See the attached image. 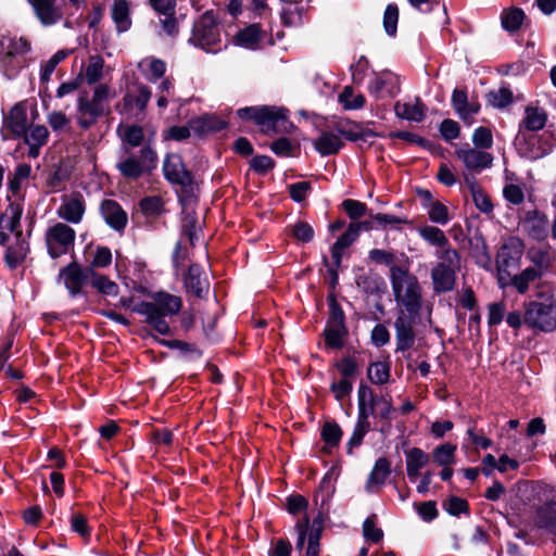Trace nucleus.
<instances>
[{
	"mask_svg": "<svg viewBox=\"0 0 556 556\" xmlns=\"http://www.w3.org/2000/svg\"><path fill=\"white\" fill-rule=\"evenodd\" d=\"M49 131L43 125L30 124L26 130V135H23L25 143L29 147L28 154L31 157H37L39 149L46 144L48 140Z\"/></svg>",
	"mask_w": 556,
	"mask_h": 556,
	"instance_id": "obj_28",
	"label": "nucleus"
},
{
	"mask_svg": "<svg viewBox=\"0 0 556 556\" xmlns=\"http://www.w3.org/2000/svg\"><path fill=\"white\" fill-rule=\"evenodd\" d=\"M357 237V226H349L348 230L334 242L331 248V255L337 265L340 264L344 250L349 248Z\"/></svg>",
	"mask_w": 556,
	"mask_h": 556,
	"instance_id": "obj_37",
	"label": "nucleus"
},
{
	"mask_svg": "<svg viewBox=\"0 0 556 556\" xmlns=\"http://www.w3.org/2000/svg\"><path fill=\"white\" fill-rule=\"evenodd\" d=\"M438 262L431 268V281L433 291L445 293L452 291L456 286L457 273L462 267V256L455 249L435 251Z\"/></svg>",
	"mask_w": 556,
	"mask_h": 556,
	"instance_id": "obj_3",
	"label": "nucleus"
},
{
	"mask_svg": "<svg viewBox=\"0 0 556 556\" xmlns=\"http://www.w3.org/2000/svg\"><path fill=\"white\" fill-rule=\"evenodd\" d=\"M28 252V243L23 236L17 235L14 242L10 243L5 252V262L11 268L20 265Z\"/></svg>",
	"mask_w": 556,
	"mask_h": 556,
	"instance_id": "obj_34",
	"label": "nucleus"
},
{
	"mask_svg": "<svg viewBox=\"0 0 556 556\" xmlns=\"http://www.w3.org/2000/svg\"><path fill=\"white\" fill-rule=\"evenodd\" d=\"M152 97L151 89L146 85L137 86L134 93H128L125 98L126 102L140 112H143Z\"/></svg>",
	"mask_w": 556,
	"mask_h": 556,
	"instance_id": "obj_41",
	"label": "nucleus"
},
{
	"mask_svg": "<svg viewBox=\"0 0 556 556\" xmlns=\"http://www.w3.org/2000/svg\"><path fill=\"white\" fill-rule=\"evenodd\" d=\"M76 232L66 224L56 223L46 232L48 252L52 258L66 254L74 245Z\"/></svg>",
	"mask_w": 556,
	"mask_h": 556,
	"instance_id": "obj_11",
	"label": "nucleus"
},
{
	"mask_svg": "<svg viewBox=\"0 0 556 556\" xmlns=\"http://www.w3.org/2000/svg\"><path fill=\"white\" fill-rule=\"evenodd\" d=\"M455 155L459 159L464 166L472 172L480 173L489 168L493 163V155L483 149L470 147L468 143L457 148Z\"/></svg>",
	"mask_w": 556,
	"mask_h": 556,
	"instance_id": "obj_14",
	"label": "nucleus"
},
{
	"mask_svg": "<svg viewBox=\"0 0 556 556\" xmlns=\"http://www.w3.org/2000/svg\"><path fill=\"white\" fill-rule=\"evenodd\" d=\"M88 273L91 286L99 292L114 296L118 294V286L114 281L110 280L106 276L96 273L92 268H88Z\"/></svg>",
	"mask_w": 556,
	"mask_h": 556,
	"instance_id": "obj_40",
	"label": "nucleus"
},
{
	"mask_svg": "<svg viewBox=\"0 0 556 556\" xmlns=\"http://www.w3.org/2000/svg\"><path fill=\"white\" fill-rule=\"evenodd\" d=\"M302 14L303 8L289 4V7L282 9L280 16L286 26H296L302 23Z\"/></svg>",
	"mask_w": 556,
	"mask_h": 556,
	"instance_id": "obj_61",
	"label": "nucleus"
},
{
	"mask_svg": "<svg viewBox=\"0 0 556 556\" xmlns=\"http://www.w3.org/2000/svg\"><path fill=\"white\" fill-rule=\"evenodd\" d=\"M525 245L522 241L516 237L508 238L498 249L496 254L497 279L501 287L507 282L510 271L520 265Z\"/></svg>",
	"mask_w": 556,
	"mask_h": 556,
	"instance_id": "obj_9",
	"label": "nucleus"
},
{
	"mask_svg": "<svg viewBox=\"0 0 556 556\" xmlns=\"http://www.w3.org/2000/svg\"><path fill=\"white\" fill-rule=\"evenodd\" d=\"M139 206L146 216H159L164 211V202L159 195L143 198Z\"/></svg>",
	"mask_w": 556,
	"mask_h": 556,
	"instance_id": "obj_53",
	"label": "nucleus"
},
{
	"mask_svg": "<svg viewBox=\"0 0 556 556\" xmlns=\"http://www.w3.org/2000/svg\"><path fill=\"white\" fill-rule=\"evenodd\" d=\"M29 42L24 38H4L0 41V64L8 78L15 77L27 65Z\"/></svg>",
	"mask_w": 556,
	"mask_h": 556,
	"instance_id": "obj_8",
	"label": "nucleus"
},
{
	"mask_svg": "<svg viewBox=\"0 0 556 556\" xmlns=\"http://www.w3.org/2000/svg\"><path fill=\"white\" fill-rule=\"evenodd\" d=\"M359 415L368 418L376 414L380 418L389 419L393 412L390 395L376 396L371 388L361 384L357 392Z\"/></svg>",
	"mask_w": 556,
	"mask_h": 556,
	"instance_id": "obj_10",
	"label": "nucleus"
},
{
	"mask_svg": "<svg viewBox=\"0 0 556 556\" xmlns=\"http://www.w3.org/2000/svg\"><path fill=\"white\" fill-rule=\"evenodd\" d=\"M547 121V115L544 110L533 106H527L525 110V117L521 125L530 131L541 130Z\"/></svg>",
	"mask_w": 556,
	"mask_h": 556,
	"instance_id": "obj_38",
	"label": "nucleus"
},
{
	"mask_svg": "<svg viewBox=\"0 0 556 556\" xmlns=\"http://www.w3.org/2000/svg\"><path fill=\"white\" fill-rule=\"evenodd\" d=\"M356 283L365 293L375 294L380 291L383 280L377 275H361L357 277Z\"/></svg>",
	"mask_w": 556,
	"mask_h": 556,
	"instance_id": "obj_54",
	"label": "nucleus"
},
{
	"mask_svg": "<svg viewBox=\"0 0 556 556\" xmlns=\"http://www.w3.org/2000/svg\"><path fill=\"white\" fill-rule=\"evenodd\" d=\"M465 180L470 188L472 200L476 206L483 213L492 212L493 204L489 195L476 184L473 178L465 175Z\"/></svg>",
	"mask_w": 556,
	"mask_h": 556,
	"instance_id": "obj_39",
	"label": "nucleus"
},
{
	"mask_svg": "<svg viewBox=\"0 0 556 556\" xmlns=\"http://www.w3.org/2000/svg\"><path fill=\"white\" fill-rule=\"evenodd\" d=\"M523 18L525 13L520 9L506 10L501 16L503 27L509 31L517 30L521 26Z\"/></svg>",
	"mask_w": 556,
	"mask_h": 556,
	"instance_id": "obj_52",
	"label": "nucleus"
},
{
	"mask_svg": "<svg viewBox=\"0 0 556 556\" xmlns=\"http://www.w3.org/2000/svg\"><path fill=\"white\" fill-rule=\"evenodd\" d=\"M541 277V271L533 267L523 269L519 275H515L511 278V285L521 294L526 293L529 289V285Z\"/></svg>",
	"mask_w": 556,
	"mask_h": 556,
	"instance_id": "obj_43",
	"label": "nucleus"
},
{
	"mask_svg": "<svg viewBox=\"0 0 556 556\" xmlns=\"http://www.w3.org/2000/svg\"><path fill=\"white\" fill-rule=\"evenodd\" d=\"M369 68V62L365 56H359L358 60L351 65L352 79L354 84L361 85Z\"/></svg>",
	"mask_w": 556,
	"mask_h": 556,
	"instance_id": "obj_64",
	"label": "nucleus"
},
{
	"mask_svg": "<svg viewBox=\"0 0 556 556\" xmlns=\"http://www.w3.org/2000/svg\"><path fill=\"white\" fill-rule=\"evenodd\" d=\"M427 213L429 219L439 225H446L451 219L447 206L438 200L433 204H430L427 208Z\"/></svg>",
	"mask_w": 556,
	"mask_h": 556,
	"instance_id": "obj_55",
	"label": "nucleus"
},
{
	"mask_svg": "<svg viewBox=\"0 0 556 556\" xmlns=\"http://www.w3.org/2000/svg\"><path fill=\"white\" fill-rule=\"evenodd\" d=\"M399 8L391 3L387 7L383 15V27L389 36H394L397 29Z\"/></svg>",
	"mask_w": 556,
	"mask_h": 556,
	"instance_id": "obj_56",
	"label": "nucleus"
},
{
	"mask_svg": "<svg viewBox=\"0 0 556 556\" xmlns=\"http://www.w3.org/2000/svg\"><path fill=\"white\" fill-rule=\"evenodd\" d=\"M189 41L206 52L216 53L220 51L222 34L218 12L207 10L195 20Z\"/></svg>",
	"mask_w": 556,
	"mask_h": 556,
	"instance_id": "obj_4",
	"label": "nucleus"
},
{
	"mask_svg": "<svg viewBox=\"0 0 556 556\" xmlns=\"http://www.w3.org/2000/svg\"><path fill=\"white\" fill-rule=\"evenodd\" d=\"M527 257L535 265L534 268L539 269L541 273L549 266L552 261V255L548 250L535 247L528 250Z\"/></svg>",
	"mask_w": 556,
	"mask_h": 556,
	"instance_id": "obj_51",
	"label": "nucleus"
},
{
	"mask_svg": "<svg viewBox=\"0 0 556 556\" xmlns=\"http://www.w3.org/2000/svg\"><path fill=\"white\" fill-rule=\"evenodd\" d=\"M110 15L117 33H126L131 28V5L127 0H114Z\"/></svg>",
	"mask_w": 556,
	"mask_h": 556,
	"instance_id": "obj_23",
	"label": "nucleus"
},
{
	"mask_svg": "<svg viewBox=\"0 0 556 556\" xmlns=\"http://www.w3.org/2000/svg\"><path fill=\"white\" fill-rule=\"evenodd\" d=\"M163 172L165 178L172 184L180 186L191 184V176L178 154H167L164 160Z\"/></svg>",
	"mask_w": 556,
	"mask_h": 556,
	"instance_id": "obj_20",
	"label": "nucleus"
},
{
	"mask_svg": "<svg viewBox=\"0 0 556 556\" xmlns=\"http://www.w3.org/2000/svg\"><path fill=\"white\" fill-rule=\"evenodd\" d=\"M323 440L330 446H337L341 440L342 431L334 422H326L321 430Z\"/></svg>",
	"mask_w": 556,
	"mask_h": 556,
	"instance_id": "obj_60",
	"label": "nucleus"
},
{
	"mask_svg": "<svg viewBox=\"0 0 556 556\" xmlns=\"http://www.w3.org/2000/svg\"><path fill=\"white\" fill-rule=\"evenodd\" d=\"M455 444L444 443L433 450L432 457L439 466L453 465L455 463Z\"/></svg>",
	"mask_w": 556,
	"mask_h": 556,
	"instance_id": "obj_48",
	"label": "nucleus"
},
{
	"mask_svg": "<svg viewBox=\"0 0 556 556\" xmlns=\"http://www.w3.org/2000/svg\"><path fill=\"white\" fill-rule=\"evenodd\" d=\"M21 217H22V208L18 205H10L5 212L2 214L0 219V243L5 244L9 240V233L13 236V238L17 237V235L23 236V231L21 229Z\"/></svg>",
	"mask_w": 556,
	"mask_h": 556,
	"instance_id": "obj_21",
	"label": "nucleus"
},
{
	"mask_svg": "<svg viewBox=\"0 0 556 556\" xmlns=\"http://www.w3.org/2000/svg\"><path fill=\"white\" fill-rule=\"evenodd\" d=\"M395 115L410 122H421L425 118L426 108L417 99L414 103L397 101L394 105Z\"/></svg>",
	"mask_w": 556,
	"mask_h": 556,
	"instance_id": "obj_32",
	"label": "nucleus"
},
{
	"mask_svg": "<svg viewBox=\"0 0 556 556\" xmlns=\"http://www.w3.org/2000/svg\"><path fill=\"white\" fill-rule=\"evenodd\" d=\"M534 526L543 529L548 534L556 538V497L547 498L543 504L536 507L534 518Z\"/></svg>",
	"mask_w": 556,
	"mask_h": 556,
	"instance_id": "obj_19",
	"label": "nucleus"
},
{
	"mask_svg": "<svg viewBox=\"0 0 556 556\" xmlns=\"http://www.w3.org/2000/svg\"><path fill=\"white\" fill-rule=\"evenodd\" d=\"M85 211L86 202L84 197L80 193H72L63 198L56 214L67 223L79 224L83 220Z\"/></svg>",
	"mask_w": 556,
	"mask_h": 556,
	"instance_id": "obj_16",
	"label": "nucleus"
},
{
	"mask_svg": "<svg viewBox=\"0 0 556 556\" xmlns=\"http://www.w3.org/2000/svg\"><path fill=\"white\" fill-rule=\"evenodd\" d=\"M391 473V463L386 457L376 460L365 485L367 492H374L375 488L384 484Z\"/></svg>",
	"mask_w": 556,
	"mask_h": 556,
	"instance_id": "obj_29",
	"label": "nucleus"
},
{
	"mask_svg": "<svg viewBox=\"0 0 556 556\" xmlns=\"http://www.w3.org/2000/svg\"><path fill=\"white\" fill-rule=\"evenodd\" d=\"M452 105L459 117L466 123H471L472 115L479 112V104L469 102L466 91L455 89L452 93Z\"/></svg>",
	"mask_w": 556,
	"mask_h": 556,
	"instance_id": "obj_27",
	"label": "nucleus"
},
{
	"mask_svg": "<svg viewBox=\"0 0 556 556\" xmlns=\"http://www.w3.org/2000/svg\"><path fill=\"white\" fill-rule=\"evenodd\" d=\"M157 165V154L150 144L143 146L138 153L126 149L121 155L116 168L127 179L137 180Z\"/></svg>",
	"mask_w": 556,
	"mask_h": 556,
	"instance_id": "obj_6",
	"label": "nucleus"
},
{
	"mask_svg": "<svg viewBox=\"0 0 556 556\" xmlns=\"http://www.w3.org/2000/svg\"><path fill=\"white\" fill-rule=\"evenodd\" d=\"M138 68L147 80L155 83L166 73V63L161 59L150 55L143 58L138 63Z\"/></svg>",
	"mask_w": 556,
	"mask_h": 556,
	"instance_id": "obj_30",
	"label": "nucleus"
},
{
	"mask_svg": "<svg viewBox=\"0 0 556 556\" xmlns=\"http://www.w3.org/2000/svg\"><path fill=\"white\" fill-rule=\"evenodd\" d=\"M88 268L83 269L77 263H71L60 271V280L63 281L72 295L80 292L83 286L89 280Z\"/></svg>",
	"mask_w": 556,
	"mask_h": 556,
	"instance_id": "obj_22",
	"label": "nucleus"
},
{
	"mask_svg": "<svg viewBox=\"0 0 556 556\" xmlns=\"http://www.w3.org/2000/svg\"><path fill=\"white\" fill-rule=\"evenodd\" d=\"M31 122L27 115V108L24 102L16 103L4 116V128L9 130L14 138L26 135Z\"/></svg>",
	"mask_w": 556,
	"mask_h": 556,
	"instance_id": "obj_18",
	"label": "nucleus"
},
{
	"mask_svg": "<svg viewBox=\"0 0 556 556\" xmlns=\"http://www.w3.org/2000/svg\"><path fill=\"white\" fill-rule=\"evenodd\" d=\"M345 326L330 324L325 330V343L330 349H341L344 344Z\"/></svg>",
	"mask_w": 556,
	"mask_h": 556,
	"instance_id": "obj_44",
	"label": "nucleus"
},
{
	"mask_svg": "<svg viewBox=\"0 0 556 556\" xmlns=\"http://www.w3.org/2000/svg\"><path fill=\"white\" fill-rule=\"evenodd\" d=\"M369 430L368 418L358 414V420L354 427L353 433L348 442V452L351 454L354 447L362 444L363 439Z\"/></svg>",
	"mask_w": 556,
	"mask_h": 556,
	"instance_id": "obj_49",
	"label": "nucleus"
},
{
	"mask_svg": "<svg viewBox=\"0 0 556 556\" xmlns=\"http://www.w3.org/2000/svg\"><path fill=\"white\" fill-rule=\"evenodd\" d=\"M122 138V148L126 149L140 147L144 140L142 127L138 125H128L118 128Z\"/></svg>",
	"mask_w": 556,
	"mask_h": 556,
	"instance_id": "obj_36",
	"label": "nucleus"
},
{
	"mask_svg": "<svg viewBox=\"0 0 556 556\" xmlns=\"http://www.w3.org/2000/svg\"><path fill=\"white\" fill-rule=\"evenodd\" d=\"M242 119L254 121L266 135L277 134L287 130L289 124L287 111L274 106H251L237 111Z\"/></svg>",
	"mask_w": 556,
	"mask_h": 556,
	"instance_id": "obj_7",
	"label": "nucleus"
},
{
	"mask_svg": "<svg viewBox=\"0 0 556 556\" xmlns=\"http://www.w3.org/2000/svg\"><path fill=\"white\" fill-rule=\"evenodd\" d=\"M48 124L55 132H63L70 129L71 121L62 111H53L48 115Z\"/></svg>",
	"mask_w": 556,
	"mask_h": 556,
	"instance_id": "obj_59",
	"label": "nucleus"
},
{
	"mask_svg": "<svg viewBox=\"0 0 556 556\" xmlns=\"http://www.w3.org/2000/svg\"><path fill=\"white\" fill-rule=\"evenodd\" d=\"M472 143L478 149H490L493 146V135L492 131L483 126H480L475 129L472 134Z\"/></svg>",
	"mask_w": 556,
	"mask_h": 556,
	"instance_id": "obj_57",
	"label": "nucleus"
},
{
	"mask_svg": "<svg viewBox=\"0 0 556 556\" xmlns=\"http://www.w3.org/2000/svg\"><path fill=\"white\" fill-rule=\"evenodd\" d=\"M112 263V252L108 247H97L88 268H105Z\"/></svg>",
	"mask_w": 556,
	"mask_h": 556,
	"instance_id": "obj_58",
	"label": "nucleus"
},
{
	"mask_svg": "<svg viewBox=\"0 0 556 556\" xmlns=\"http://www.w3.org/2000/svg\"><path fill=\"white\" fill-rule=\"evenodd\" d=\"M367 90L376 100L394 98L400 92L399 77L389 71L374 73L372 78L368 83Z\"/></svg>",
	"mask_w": 556,
	"mask_h": 556,
	"instance_id": "obj_13",
	"label": "nucleus"
},
{
	"mask_svg": "<svg viewBox=\"0 0 556 556\" xmlns=\"http://www.w3.org/2000/svg\"><path fill=\"white\" fill-rule=\"evenodd\" d=\"M31 5L35 16L43 26H52L63 20L64 12L56 0H27Z\"/></svg>",
	"mask_w": 556,
	"mask_h": 556,
	"instance_id": "obj_15",
	"label": "nucleus"
},
{
	"mask_svg": "<svg viewBox=\"0 0 556 556\" xmlns=\"http://www.w3.org/2000/svg\"><path fill=\"white\" fill-rule=\"evenodd\" d=\"M292 236L301 242H309L314 237L313 227L306 222H296L292 226Z\"/></svg>",
	"mask_w": 556,
	"mask_h": 556,
	"instance_id": "obj_63",
	"label": "nucleus"
},
{
	"mask_svg": "<svg viewBox=\"0 0 556 556\" xmlns=\"http://www.w3.org/2000/svg\"><path fill=\"white\" fill-rule=\"evenodd\" d=\"M339 102L345 110H358L365 105L366 99L362 93H355L351 86H345L339 96Z\"/></svg>",
	"mask_w": 556,
	"mask_h": 556,
	"instance_id": "obj_45",
	"label": "nucleus"
},
{
	"mask_svg": "<svg viewBox=\"0 0 556 556\" xmlns=\"http://www.w3.org/2000/svg\"><path fill=\"white\" fill-rule=\"evenodd\" d=\"M490 102L493 106L502 109L513 102V92L507 88H501L489 93Z\"/></svg>",
	"mask_w": 556,
	"mask_h": 556,
	"instance_id": "obj_62",
	"label": "nucleus"
},
{
	"mask_svg": "<svg viewBox=\"0 0 556 556\" xmlns=\"http://www.w3.org/2000/svg\"><path fill=\"white\" fill-rule=\"evenodd\" d=\"M181 307L180 296L160 291L152 295L151 302H140L131 309L144 316L146 323L151 325L156 332L166 336L169 334L170 328L165 318L177 315Z\"/></svg>",
	"mask_w": 556,
	"mask_h": 556,
	"instance_id": "obj_2",
	"label": "nucleus"
},
{
	"mask_svg": "<svg viewBox=\"0 0 556 556\" xmlns=\"http://www.w3.org/2000/svg\"><path fill=\"white\" fill-rule=\"evenodd\" d=\"M185 288L187 292L192 293L197 298H203L207 294L210 285L203 277V269L198 264H191L185 277Z\"/></svg>",
	"mask_w": 556,
	"mask_h": 556,
	"instance_id": "obj_24",
	"label": "nucleus"
},
{
	"mask_svg": "<svg viewBox=\"0 0 556 556\" xmlns=\"http://www.w3.org/2000/svg\"><path fill=\"white\" fill-rule=\"evenodd\" d=\"M525 324L533 329L552 331L556 328V316L551 304L531 301L525 305Z\"/></svg>",
	"mask_w": 556,
	"mask_h": 556,
	"instance_id": "obj_12",
	"label": "nucleus"
},
{
	"mask_svg": "<svg viewBox=\"0 0 556 556\" xmlns=\"http://www.w3.org/2000/svg\"><path fill=\"white\" fill-rule=\"evenodd\" d=\"M31 167L29 164H18L9 179V189L14 193H18L22 189L23 184L29 178Z\"/></svg>",
	"mask_w": 556,
	"mask_h": 556,
	"instance_id": "obj_50",
	"label": "nucleus"
},
{
	"mask_svg": "<svg viewBox=\"0 0 556 556\" xmlns=\"http://www.w3.org/2000/svg\"><path fill=\"white\" fill-rule=\"evenodd\" d=\"M71 53L72 50L68 49L56 51L48 61L41 65L40 80L48 83L58 64L64 61Z\"/></svg>",
	"mask_w": 556,
	"mask_h": 556,
	"instance_id": "obj_46",
	"label": "nucleus"
},
{
	"mask_svg": "<svg viewBox=\"0 0 556 556\" xmlns=\"http://www.w3.org/2000/svg\"><path fill=\"white\" fill-rule=\"evenodd\" d=\"M343 142L339 135L323 132L315 141L314 147L321 155H331L339 152Z\"/></svg>",
	"mask_w": 556,
	"mask_h": 556,
	"instance_id": "obj_35",
	"label": "nucleus"
},
{
	"mask_svg": "<svg viewBox=\"0 0 556 556\" xmlns=\"http://www.w3.org/2000/svg\"><path fill=\"white\" fill-rule=\"evenodd\" d=\"M523 228L533 239L543 240L548 233V219L538 211H529L523 220Z\"/></svg>",
	"mask_w": 556,
	"mask_h": 556,
	"instance_id": "obj_25",
	"label": "nucleus"
},
{
	"mask_svg": "<svg viewBox=\"0 0 556 556\" xmlns=\"http://www.w3.org/2000/svg\"><path fill=\"white\" fill-rule=\"evenodd\" d=\"M263 35L258 24H251L237 33L235 42L237 46L254 50L263 39Z\"/></svg>",
	"mask_w": 556,
	"mask_h": 556,
	"instance_id": "obj_31",
	"label": "nucleus"
},
{
	"mask_svg": "<svg viewBox=\"0 0 556 556\" xmlns=\"http://www.w3.org/2000/svg\"><path fill=\"white\" fill-rule=\"evenodd\" d=\"M418 235L430 245L437 247V251L453 249L444 231L435 226H422L418 228Z\"/></svg>",
	"mask_w": 556,
	"mask_h": 556,
	"instance_id": "obj_33",
	"label": "nucleus"
},
{
	"mask_svg": "<svg viewBox=\"0 0 556 556\" xmlns=\"http://www.w3.org/2000/svg\"><path fill=\"white\" fill-rule=\"evenodd\" d=\"M390 281L400 307L394 321L396 350L406 351L414 345L416 339L414 327L421 311V287L417 277L401 266L391 267Z\"/></svg>",
	"mask_w": 556,
	"mask_h": 556,
	"instance_id": "obj_1",
	"label": "nucleus"
},
{
	"mask_svg": "<svg viewBox=\"0 0 556 556\" xmlns=\"http://www.w3.org/2000/svg\"><path fill=\"white\" fill-rule=\"evenodd\" d=\"M100 213L106 225L117 232L124 231L128 215L115 200L106 199L100 204Z\"/></svg>",
	"mask_w": 556,
	"mask_h": 556,
	"instance_id": "obj_17",
	"label": "nucleus"
},
{
	"mask_svg": "<svg viewBox=\"0 0 556 556\" xmlns=\"http://www.w3.org/2000/svg\"><path fill=\"white\" fill-rule=\"evenodd\" d=\"M111 96V89L108 85H98L89 98L86 93H80L77 99L76 121L80 128L89 129L106 110V102Z\"/></svg>",
	"mask_w": 556,
	"mask_h": 556,
	"instance_id": "obj_5",
	"label": "nucleus"
},
{
	"mask_svg": "<svg viewBox=\"0 0 556 556\" xmlns=\"http://www.w3.org/2000/svg\"><path fill=\"white\" fill-rule=\"evenodd\" d=\"M406 472L412 482L420 476V470L429 463V455L419 447H412L405 452Z\"/></svg>",
	"mask_w": 556,
	"mask_h": 556,
	"instance_id": "obj_26",
	"label": "nucleus"
},
{
	"mask_svg": "<svg viewBox=\"0 0 556 556\" xmlns=\"http://www.w3.org/2000/svg\"><path fill=\"white\" fill-rule=\"evenodd\" d=\"M103 67L104 60L102 56L98 54L89 56L84 74L88 85H93L102 78Z\"/></svg>",
	"mask_w": 556,
	"mask_h": 556,
	"instance_id": "obj_42",
	"label": "nucleus"
},
{
	"mask_svg": "<svg viewBox=\"0 0 556 556\" xmlns=\"http://www.w3.org/2000/svg\"><path fill=\"white\" fill-rule=\"evenodd\" d=\"M368 379L375 384H384L390 379V366L386 362H376L367 369Z\"/></svg>",
	"mask_w": 556,
	"mask_h": 556,
	"instance_id": "obj_47",
	"label": "nucleus"
}]
</instances>
